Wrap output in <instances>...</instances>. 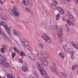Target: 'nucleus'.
I'll return each instance as SVG.
<instances>
[{"mask_svg":"<svg viewBox=\"0 0 78 78\" xmlns=\"http://www.w3.org/2000/svg\"><path fill=\"white\" fill-rule=\"evenodd\" d=\"M9 12L12 16H15L17 17L19 15V12H18L17 9L16 7H14L13 9H9Z\"/></svg>","mask_w":78,"mask_h":78,"instance_id":"1","label":"nucleus"},{"mask_svg":"<svg viewBox=\"0 0 78 78\" xmlns=\"http://www.w3.org/2000/svg\"><path fill=\"white\" fill-rule=\"evenodd\" d=\"M1 24L2 26H4V28L6 30L7 32H8L10 34H11V30H10V29L7 26V24H6L5 22L3 21H2L1 22Z\"/></svg>","mask_w":78,"mask_h":78,"instance_id":"2","label":"nucleus"},{"mask_svg":"<svg viewBox=\"0 0 78 78\" xmlns=\"http://www.w3.org/2000/svg\"><path fill=\"white\" fill-rule=\"evenodd\" d=\"M41 36L43 39L46 42H48V43L51 42V38H50V37L46 34H42L41 35Z\"/></svg>","mask_w":78,"mask_h":78,"instance_id":"3","label":"nucleus"},{"mask_svg":"<svg viewBox=\"0 0 78 78\" xmlns=\"http://www.w3.org/2000/svg\"><path fill=\"white\" fill-rule=\"evenodd\" d=\"M62 28H60L57 30V34L58 38L59 39H61L62 37Z\"/></svg>","mask_w":78,"mask_h":78,"instance_id":"4","label":"nucleus"},{"mask_svg":"<svg viewBox=\"0 0 78 78\" xmlns=\"http://www.w3.org/2000/svg\"><path fill=\"white\" fill-rule=\"evenodd\" d=\"M0 64L5 67H8V64L4 60L0 59Z\"/></svg>","mask_w":78,"mask_h":78,"instance_id":"5","label":"nucleus"},{"mask_svg":"<svg viewBox=\"0 0 78 78\" xmlns=\"http://www.w3.org/2000/svg\"><path fill=\"white\" fill-rule=\"evenodd\" d=\"M37 68L38 70L39 71V72H40L41 70H44V66H43L41 64V62H37Z\"/></svg>","mask_w":78,"mask_h":78,"instance_id":"6","label":"nucleus"},{"mask_svg":"<svg viewBox=\"0 0 78 78\" xmlns=\"http://www.w3.org/2000/svg\"><path fill=\"white\" fill-rule=\"evenodd\" d=\"M41 60L44 66H47L48 65V62L44 57H41Z\"/></svg>","mask_w":78,"mask_h":78,"instance_id":"7","label":"nucleus"},{"mask_svg":"<svg viewBox=\"0 0 78 78\" xmlns=\"http://www.w3.org/2000/svg\"><path fill=\"white\" fill-rule=\"evenodd\" d=\"M40 73L41 75L43 76L44 77H45L47 75V72L44 70V69H42V70H41L40 71Z\"/></svg>","mask_w":78,"mask_h":78,"instance_id":"8","label":"nucleus"},{"mask_svg":"<svg viewBox=\"0 0 78 78\" xmlns=\"http://www.w3.org/2000/svg\"><path fill=\"white\" fill-rule=\"evenodd\" d=\"M54 3H52L51 4V6L52 8L53 9H54V10H56L57 7L56 6L55 4H58V3L56 2V1H54Z\"/></svg>","mask_w":78,"mask_h":78,"instance_id":"9","label":"nucleus"},{"mask_svg":"<svg viewBox=\"0 0 78 78\" xmlns=\"http://www.w3.org/2000/svg\"><path fill=\"white\" fill-rule=\"evenodd\" d=\"M51 29L54 30V31H56L58 29V27L56 25H51L50 27Z\"/></svg>","mask_w":78,"mask_h":78,"instance_id":"10","label":"nucleus"},{"mask_svg":"<svg viewBox=\"0 0 78 78\" xmlns=\"http://www.w3.org/2000/svg\"><path fill=\"white\" fill-rule=\"evenodd\" d=\"M1 33L4 39H7L8 41H11V39H10V38L8 36H6V35L4 32H1Z\"/></svg>","mask_w":78,"mask_h":78,"instance_id":"11","label":"nucleus"},{"mask_svg":"<svg viewBox=\"0 0 78 78\" xmlns=\"http://www.w3.org/2000/svg\"><path fill=\"white\" fill-rule=\"evenodd\" d=\"M28 56L32 60H35L36 59V57L32 54H29Z\"/></svg>","mask_w":78,"mask_h":78,"instance_id":"12","label":"nucleus"},{"mask_svg":"<svg viewBox=\"0 0 78 78\" xmlns=\"http://www.w3.org/2000/svg\"><path fill=\"white\" fill-rule=\"evenodd\" d=\"M68 19H70L73 21L74 20V18L73 17V16L72 15V14L71 13H68Z\"/></svg>","mask_w":78,"mask_h":78,"instance_id":"13","label":"nucleus"},{"mask_svg":"<svg viewBox=\"0 0 78 78\" xmlns=\"http://www.w3.org/2000/svg\"><path fill=\"white\" fill-rule=\"evenodd\" d=\"M23 4L26 6L30 5V3L27 0H24L23 1Z\"/></svg>","mask_w":78,"mask_h":78,"instance_id":"14","label":"nucleus"},{"mask_svg":"<svg viewBox=\"0 0 78 78\" xmlns=\"http://www.w3.org/2000/svg\"><path fill=\"white\" fill-rule=\"evenodd\" d=\"M60 76L62 78H66L67 77V74L65 73L62 72L61 73Z\"/></svg>","mask_w":78,"mask_h":78,"instance_id":"15","label":"nucleus"},{"mask_svg":"<svg viewBox=\"0 0 78 78\" xmlns=\"http://www.w3.org/2000/svg\"><path fill=\"white\" fill-rule=\"evenodd\" d=\"M53 73L57 76H60V72H59L57 69H56Z\"/></svg>","mask_w":78,"mask_h":78,"instance_id":"16","label":"nucleus"},{"mask_svg":"<svg viewBox=\"0 0 78 78\" xmlns=\"http://www.w3.org/2000/svg\"><path fill=\"white\" fill-rule=\"evenodd\" d=\"M20 39L21 45L22 46H23V45H24V44H25V41L23 38H20Z\"/></svg>","mask_w":78,"mask_h":78,"instance_id":"17","label":"nucleus"},{"mask_svg":"<svg viewBox=\"0 0 78 78\" xmlns=\"http://www.w3.org/2000/svg\"><path fill=\"white\" fill-rule=\"evenodd\" d=\"M56 69L55 68L54 65H52L51 67V70L53 73L56 70Z\"/></svg>","mask_w":78,"mask_h":78,"instance_id":"18","label":"nucleus"},{"mask_svg":"<svg viewBox=\"0 0 78 78\" xmlns=\"http://www.w3.org/2000/svg\"><path fill=\"white\" fill-rule=\"evenodd\" d=\"M17 53L18 55H19L20 56H26V55L25 54V53L23 51L20 52L19 51V52H18Z\"/></svg>","mask_w":78,"mask_h":78,"instance_id":"19","label":"nucleus"},{"mask_svg":"<svg viewBox=\"0 0 78 78\" xmlns=\"http://www.w3.org/2000/svg\"><path fill=\"white\" fill-rule=\"evenodd\" d=\"M14 35L15 36H19L20 37L22 36V34H21L20 33L16 30L15 33L14 34Z\"/></svg>","mask_w":78,"mask_h":78,"instance_id":"20","label":"nucleus"},{"mask_svg":"<svg viewBox=\"0 0 78 78\" xmlns=\"http://www.w3.org/2000/svg\"><path fill=\"white\" fill-rule=\"evenodd\" d=\"M40 53L43 56H45V54H46V52H45L44 51L41 50L40 51Z\"/></svg>","mask_w":78,"mask_h":78,"instance_id":"21","label":"nucleus"},{"mask_svg":"<svg viewBox=\"0 0 78 78\" xmlns=\"http://www.w3.org/2000/svg\"><path fill=\"white\" fill-rule=\"evenodd\" d=\"M66 22L67 23H68L69 25L70 26L72 25V22H71L70 20L69 19L67 20H66Z\"/></svg>","mask_w":78,"mask_h":78,"instance_id":"22","label":"nucleus"},{"mask_svg":"<svg viewBox=\"0 0 78 78\" xmlns=\"http://www.w3.org/2000/svg\"><path fill=\"white\" fill-rule=\"evenodd\" d=\"M38 45H39V47L40 48H41V49H44V46H43V44H39Z\"/></svg>","mask_w":78,"mask_h":78,"instance_id":"23","label":"nucleus"},{"mask_svg":"<svg viewBox=\"0 0 78 78\" xmlns=\"http://www.w3.org/2000/svg\"><path fill=\"white\" fill-rule=\"evenodd\" d=\"M63 48L64 50L65 51H66L67 50L69 49L68 47L66 46V45H63Z\"/></svg>","mask_w":78,"mask_h":78,"instance_id":"24","label":"nucleus"},{"mask_svg":"<svg viewBox=\"0 0 78 78\" xmlns=\"http://www.w3.org/2000/svg\"><path fill=\"white\" fill-rule=\"evenodd\" d=\"M56 9H57L58 11H59L62 10L63 9L61 7L59 6H57V7Z\"/></svg>","mask_w":78,"mask_h":78,"instance_id":"25","label":"nucleus"},{"mask_svg":"<svg viewBox=\"0 0 78 78\" xmlns=\"http://www.w3.org/2000/svg\"><path fill=\"white\" fill-rule=\"evenodd\" d=\"M77 67H78L77 65H75L73 66L72 67V70H75V69H76L77 68Z\"/></svg>","mask_w":78,"mask_h":78,"instance_id":"26","label":"nucleus"},{"mask_svg":"<svg viewBox=\"0 0 78 78\" xmlns=\"http://www.w3.org/2000/svg\"><path fill=\"white\" fill-rule=\"evenodd\" d=\"M59 55L62 58H64V54L62 53V52H60L59 53Z\"/></svg>","mask_w":78,"mask_h":78,"instance_id":"27","label":"nucleus"},{"mask_svg":"<svg viewBox=\"0 0 78 78\" xmlns=\"http://www.w3.org/2000/svg\"><path fill=\"white\" fill-rule=\"evenodd\" d=\"M1 18L3 20H7L6 19V17L5 16H1Z\"/></svg>","mask_w":78,"mask_h":78,"instance_id":"28","label":"nucleus"},{"mask_svg":"<svg viewBox=\"0 0 78 78\" xmlns=\"http://www.w3.org/2000/svg\"><path fill=\"white\" fill-rule=\"evenodd\" d=\"M22 70L24 72H26V71L27 70V69L25 66H23L22 68Z\"/></svg>","mask_w":78,"mask_h":78,"instance_id":"29","label":"nucleus"},{"mask_svg":"<svg viewBox=\"0 0 78 78\" xmlns=\"http://www.w3.org/2000/svg\"><path fill=\"white\" fill-rule=\"evenodd\" d=\"M13 49L15 51L16 53H18V52H19V51L18 50L16 47H13Z\"/></svg>","mask_w":78,"mask_h":78,"instance_id":"30","label":"nucleus"},{"mask_svg":"<svg viewBox=\"0 0 78 78\" xmlns=\"http://www.w3.org/2000/svg\"><path fill=\"white\" fill-rule=\"evenodd\" d=\"M29 43L28 42V41H26L25 42L24 44V45H25V46H29Z\"/></svg>","mask_w":78,"mask_h":78,"instance_id":"31","label":"nucleus"},{"mask_svg":"<svg viewBox=\"0 0 78 78\" xmlns=\"http://www.w3.org/2000/svg\"><path fill=\"white\" fill-rule=\"evenodd\" d=\"M60 17V14H58L56 16V20H59V18Z\"/></svg>","mask_w":78,"mask_h":78,"instance_id":"32","label":"nucleus"},{"mask_svg":"<svg viewBox=\"0 0 78 78\" xmlns=\"http://www.w3.org/2000/svg\"><path fill=\"white\" fill-rule=\"evenodd\" d=\"M64 13V9H62V10L60 11V14L62 15Z\"/></svg>","mask_w":78,"mask_h":78,"instance_id":"33","label":"nucleus"},{"mask_svg":"<svg viewBox=\"0 0 78 78\" xmlns=\"http://www.w3.org/2000/svg\"><path fill=\"white\" fill-rule=\"evenodd\" d=\"M2 48H3V49H5V50H7L8 49V48L7 47V46L4 45L2 46Z\"/></svg>","mask_w":78,"mask_h":78,"instance_id":"34","label":"nucleus"},{"mask_svg":"<svg viewBox=\"0 0 78 78\" xmlns=\"http://www.w3.org/2000/svg\"><path fill=\"white\" fill-rule=\"evenodd\" d=\"M43 56H44L45 58H49V56L48 54H47V53Z\"/></svg>","mask_w":78,"mask_h":78,"instance_id":"35","label":"nucleus"},{"mask_svg":"<svg viewBox=\"0 0 78 78\" xmlns=\"http://www.w3.org/2000/svg\"><path fill=\"white\" fill-rule=\"evenodd\" d=\"M34 76H36V78H39V75H38V74H37V73H34Z\"/></svg>","mask_w":78,"mask_h":78,"instance_id":"36","label":"nucleus"},{"mask_svg":"<svg viewBox=\"0 0 78 78\" xmlns=\"http://www.w3.org/2000/svg\"><path fill=\"white\" fill-rule=\"evenodd\" d=\"M74 48H75L76 49H78V45L76 44L75 45H74V46H73Z\"/></svg>","mask_w":78,"mask_h":78,"instance_id":"37","label":"nucleus"},{"mask_svg":"<svg viewBox=\"0 0 78 78\" xmlns=\"http://www.w3.org/2000/svg\"><path fill=\"white\" fill-rule=\"evenodd\" d=\"M66 52L67 53H70V52H71V51H70V50L69 49H68L66 50Z\"/></svg>","mask_w":78,"mask_h":78,"instance_id":"38","label":"nucleus"},{"mask_svg":"<svg viewBox=\"0 0 78 78\" xmlns=\"http://www.w3.org/2000/svg\"><path fill=\"white\" fill-rule=\"evenodd\" d=\"M26 10L27 11V12H28L30 13L31 12L30 9L28 8H27L26 9Z\"/></svg>","mask_w":78,"mask_h":78,"instance_id":"39","label":"nucleus"},{"mask_svg":"<svg viewBox=\"0 0 78 78\" xmlns=\"http://www.w3.org/2000/svg\"><path fill=\"white\" fill-rule=\"evenodd\" d=\"M5 50L3 48H2L1 49V52L2 53H5Z\"/></svg>","mask_w":78,"mask_h":78,"instance_id":"40","label":"nucleus"},{"mask_svg":"<svg viewBox=\"0 0 78 78\" xmlns=\"http://www.w3.org/2000/svg\"><path fill=\"white\" fill-rule=\"evenodd\" d=\"M16 56V53L13 52L12 54V58H14Z\"/></svg>","mask_w":78,"mask_h":78,"instance_id":"41","label":"nucleus"},{"mask_svg":"<svg viewBox=\"0 0 78 78\" xmlns=\"http://www.w3.org/2000/svg\"><path fill=\"white\" fill-rule=\"evenodd\" d=\"M16 31L17 30H16L15 29H13L12 30L13 33L14 34L16 33Z\"/></svg>","mask_w":78,"mask_h":78,"instance_id":"42","label":"nucleus"},{"mask_svg":"<svg viewBox=\"0 0 78 78\" xmlns=\"http://www.w3.org/2000/svg\"><path fill=\"white\" fill-rule=\"evenodd\" d=\"M73 10L74 11H75V12H76V6H74L73 7Z\"/></svg>","mask_w":78,"mask_h":78,"instance_id":"43","label":"nucleus"},{"mask_svg":"<svg viewBox=\"0 0 78 78\" xmlns=\"http://www.w3.org/2000/svg\"><path fill=\"white\" fill-rule=\"evenodd\" d=\"M71 44L73 46V47H74V45H75V44H76L74 42L72 41L71 42Z\"/></svg>","mask_w":78,"mask_h":78,"instance_id":"44","label":"nucleus"},{"mask_svg":"<svg viewBox=\"0 0 78 78\" xmlns=\"http://www.w3.org/2000/svg\"><path fill=\"white\" fill-rule=\"evenodd\" d=\"M0 3L1 4V5H4V2H3V1H2V0H0Z\"/></svg>","mask_w":78,"mask_h":78,"instance_id":"45","label":"nucleus"},{"mask_svg":"<svg viewBox=\"0 0 78 78\" xmlns=\"http://www.w3.org/2000/svg\"><path fill=\"white\" fill-rule=\"evenodd\" d=\"M71 59L72 60L74 59V55H71Z\"/></svg>","mask_w":78,"mask_h":78,"instance_id":"46","label":"nucleus"},{"mask_svg":"<svg viewBox=\"0 0 78 78\" xmlns=\"http://www.w3.org/2000/svg\"><path fill=\"white\" fill-rule=\"evenodd\" d=\"M19 62L20 63H22V62H23V59L22 58H21L19 60Z\"/></svg>","mask_w":78,"mask_h":78,"instance_id":"47","label":"nucleus"},{"mask_svg":"<svg viewBox=\"0 0 78 78\" xmlns=\"http://www.w3.org/2000/svg\"><path fill=\"white\" fill-rule=\"evenodd\" d=\"M17 41H15V42H16V45H17V46H19V43L18 42H17Z\"/></svg>","mask_w":78,"mask_h":78,"instance_id":"48","label":"nucleus"},{"mask_svg":"<svg viewBox=\"0 0 78 78\" xmlns=\"http://www.w3.org/2000/svg\"><path fill=\"white\" fill-rule=\"evenodd\" d=\"M0 58L4 59V58H5V57H4V56H3V55L0 54Z\"/></svg>","mask_w":78,"mask_h":78,"instance_id":"49","label":"nucleus"},{"mask_svg":"<svg viewBox=\"0 0 78 78\" xmlns=\"http://www.w3.org/2000/svg\"><path fill=\"white\" fill-rule=\"evenodd\" d=\"M12 47H11L9 49V51H11V50H12Z\"/></svg>","mask_w":78,"mask_h":78,"instance_id":"50","label":"nucleus"},{"mask_svg":"<svg viewBox=\"0 0 78 78\" xmlns=\"http://www.w3.org/2000/svg\"><path fill=\"white\" fill-rule=\"evenodd\" d=\"M71 55H74V51H71Z\"/></svg>","mask_w":78,"mask_h":78,"instance_id":"51","label":"nucleus"},{"mask_svg":"<svg viewBox=\"0 0 78 78\" xmlns=\"http://www.w3.org/2000/svg\"><path fill=\"white\" fill-rule=\"evenodd\" d=\"M67 31H70V28L69 27H68L67 28Z\"/></svg>","mask_w":78,"mask_h":78,"instance_id":"52","label":"nucleus"},{"mask_svg":"<svg viewBox=\"0 0 78 78\" xmlns=\"http://www.w3.org/2000/svg\"><path fill=\"white\" fill-rule=\"evenodd\" d=\"M63 0V2L64 3H66V0Z\"/></svg>","mask_w":78,"mask_h":78,"instance_id":"53","label":"nucleus"},{"mask_svg":"<svg viewBox=\"0 0 78 78\" xmlns=\"http://www.w3.org/2000/svg\"><path fill=\"white\" fill-rule=\"evenodd\" d=\"M16 2L18 4L19 3V0H16Z\"/></svg>","mask_w":78,"mask_h":78,"instance_id":"54","label":"nucleus"},{"mask_svg":"<svg viewBox=\"0 0 78 78\" xmlns=\"http://www.w3.org/2000/svg\"><path fill=\"white\" fill-rule=\"evenodd\" d=\"M10 2L11 3H12V4H14V2L13 1H11Z\"/></svg>","mask_w":78,"mask_h":78,"instance_id":"55","label":"nucleus"},{"mask_svg":"<svg viewBox=\"0 0 78 78\" xmlns=\"http://www.w3.org/2000/svg\"><path fill=\"white\" fill-rule=\"evenodd\" d=\"M76 1L77 2H75V3H78V0H76Z\"/></svg>","mask_w":78,"mask_h":78,"instance_id":"56","label":"nucleus"},{"mask_svg":"<svg viewBox=\"0 0 78 78\" xmlns=\"http://www.w3.org/2000/svg\"><path fill=\"white\" fill-rule=\"evenodd\" d=\"M72 24L73 26H74V25H75V23H72Z\"/></svg>","mask_w":78,"mask_h":78,"instance_id":"57","label":"nucleus"},{"mask_svg":"<svg viewBox=\"0 0 78 78\" xmlns=\"http://www.w3.org/2000/svg\"><path fill=\"white\" fill-rule=\"evenodd\" d=\"M46 76V78H50V77H49V76Z\"/></svg>","mask_w":78,"mask_h":78,"instance_id":"58","label":"nucleus"},{"mask_svg":"<svg viewBox=\"0 0 78 78\" xmlns=\"http://www.w3.org/2000/svg\"><path fill=\"white\" fill-rule=\"evenodd\" d=\"M67 2H70V1H71V0H67Z\"/></svg>","mask_w":78,"mask_h":78,"instance_id":"59","label":"nucleus"},{"mask_svg":"<svg viewBox=\"0 0 78 78\" xmlns=\"http://www.w3.org/2000/svg\"><path fill=\"white\" fill-rule=\"evenodd\" d=\"M65 26L66 27H67V24H66L65 25Z\"/></svg>","mask_w":78,"mask_h":78,"instance_id":"60","label":"nucleus"},{"mask_svg":"<svg viewBox=\"0 0 78 78\" xmlns=\"http://www.w3.org/2000/svg\"><path fill=\"white\" fill-rule=\"evenodd\" d=\"M32 67H33V68H34V65H32Z\"/></svg>","mask_w":78,"mask_h":78,"instance_id":"61","label":"nucleus"},{"mask_svg":"<svg viewBox=\"0 0 78 78\" xmlns=\"http://www.w3.org/2000/svg\"><path fill=\"white\" fill-rule=\"evenodd\" d=\"M37 56H39V53H38L37 54Z\"/></svg>","mask_w":78,"mask_h":78,"instance_id":"62","label":"nucleus"},{"mask_svg":"<svg viewBox=\"0 0 78 78\" xmlns=\"http://www.w3.org/2000/svg\"><path fill=\"white\" fill-rule=\"evenodd\" d=\"M62 20H63V21H65V20H66L64 19H62Z\"/></svg>","mask_w":78,"mask_h":78,"instance_id":"63","label":"nucleus"},{"mask_svg":"<svg viewBox=\"0 0 78 78\" xmlns=\"http://www.w3.org/2000/svg\"><path fill=\"white\" fill-rule=\"evenodd\" d=\"M2 10V8H1V7H0V10Z\"/></svg>","mask_w":78,"mask_h":78,"instance_id":"64","label":"nucleus"}]
</instances>
